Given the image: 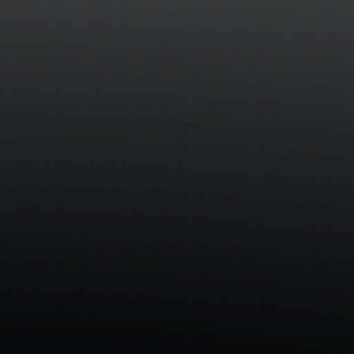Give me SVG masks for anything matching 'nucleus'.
<instances>
[{"mask_svg": "<svg viewBox=\"0 0 354 354\" xmlns=\"http://www.w3.org/2000/svg\"><path fill=\"white\" fill-rule=\"evenodd\" d=\"M305 330H313V329H305Z\"/></svg>", "mask_w": 354, "mask_h": 354, "instance_id": "nucleus-5", "label": "nucleus"}, {"mask_svg": "<svg viewBox=\"0 0 354 354\" xmlns=\"http://www.w3.org/2000/svg\"><path fill=\"white\" fill-rule=\"evenodd\" d=\"M303 327H304V324H301L300 328H303Z\"/></svg>", "mask_w": 354, "mask_h": 354, "instance_id": "nucleus-6", "label": "nucleus"}, {"mask_svg": "<svg viewBox=\"0 0 354 354\" xmlns=\"http://www.w3.org/2000/svg\"><path fill=\"white\" fill-rule=\"evenodd\" d=\"M333 330L335 331H338L344 334H348V328L346 326H338L337 324H333Z\"/></svg>", "mask_w": 354, "mask_h": 354, "instance_id": "nucleus-2", "label": "nucleus"}, {"mask_svg": "<svg viewBox=\"0 0 354 354\" xmlns=\"http://www.w3.org/2000/svg\"><path fill=\"white\" fill-rule=\"evenodd\" d=\"M317 328V329H315L317 330L325 331L326 326H325V324H317V328Z\"/></svg>", "mask_w": 354, "mask_h": 354, "instance_id": "nucleus-3", "label": "nucleus"}, {"mask_svg": "<svg viewBox=\"0 0 354 354\" xmlns=\"http://www.w3.org/2000/svg\"><path fill=\"white\" fill-rule=\"evenodd\" d=\"M305 330H313V329H305Z\"/></svg>", "mask_w": 354, "mask_h": 354, "instance_id": "nucleus-4", "label": "nucleus"}, {"mask_svg": "<svg viewBox=\"0 0 354 354\" xmlns=\"http://www.w3.org/2000/svg\"><path fill=\"white\" fill-rule=\"evenodd\" d=\"M270 328H271L272 330H283L290 332L292 331V324H283L278 326H272Z\"/></svg>", "mask_w": 354, "mask_h": 354, "instance_id": "nucleus-1", "label": "nucleus"}]
</instances>
